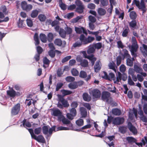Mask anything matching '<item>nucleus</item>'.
<instances>
[{"instance_id": "nucleus-1", "label": "nucleus", "mask_w": 147, "mask_h": 147, "mask_svg": "<svg viewBox=\"0 0 147 147\" xmlns=\"http://www.w3.org/2000/svg\"><path fill=\"white\" fill-rule=\"evenodd\" d=\"M80 40L76 41L73 44V46L74 47H79L82 45H86L91 42L95 39L94 37L89 36L86 37L83 34H81L80 36Z\"/></svg>"}, {"instance_id": "nucleus-2", "label": "nucleus", "mask_w": 147, "mask_h": 147, "mask_svg": "<svg viewBox=\"0 0 147 147\" xmlns=\"http://www.w3.org/2000/svg\"><path fill=\"white\" fill-rule=\"evenodd\" d=\"M132 5L135 4L136 6L140 9H141L142 11L143 14L144 13L146 10L145 7V3L143 0L141 1L140 3V1L137 0H134L133 1Z\"/></svg>"}, {"instance_id": "nucleus-3", "label": "nucleus", "mask_w": 147, "mask_h": 147, "mask_svg": "<svg viewBox=\"0 0 147 147\" xmlns=\"http://www.w3.org/2000/svg\"><path fill=\"white\" fill-rule=\"evenodd\" d=\"M55 126H54L51 128L48 126H44L42 127V130L43 134L45 135H47H47L49 136V135L51 136L52 134L53 131L55 130Z\"/></svg>"}, {"instance_id": "nucleus-4", "label": "nucleus", "mask_w": 147, "mask_h": 147, "mask_svg": "<svg viewBox=\"0 0 147 147\" xmlns=\"http://www.w3.org/2000/svg\"><path fill=\"white\" fill-rule=\"evenodd\" d=\"M89 93L92 96L94 99L99 98L101 96V92L99 90L96 89L90 90Z\"/></svg>"}, {"instance_id": "nucleus-5", "label": "nucleus", "mask_w": 147, "mask_h": 147, "mask_svg": "<svg viewBox=\"0 0 147 147\" xmlns=\"http://www.w3.org/2000/svg\"><path fill=\"white\" fill-rule=\"evenodd\" d=\"M128 47L131 55L134 57H136L137 56L136 52L138 48V45L132 44L131 45H129Z\"/></svg>"}, {"instance_id": "nucleus-6", "label": "nucleus", "mask_w": 147, "mask_h": 147, "mask_svg": "<svg viewBox=\"0 0 147 147\" xmlns=\"http://www.w3.org/2000/svg\"><path fill=\"white\" fill-rule=\"evenodd\" d=\"M127 78V76L125 74H122L120 72H118V75H117L116 80L114 81L115 83L119 84V83L122 79L123 81H125Z\"/></svg>"}, {"instance_id": "nucleus-7", "label": "nucleus", "mask_w": 147, "mask_h": 147, "mask_svg": "<svg viewBox=\"0 0 147 147\" xmlns=\"http://www.w3.org/2000/svg\"><path fill=\"white\" fill-rule=\"evenodd\" d=\"M77 61L80 63V65L82 67H86L88 65V63L87 60L82 59V57L80 55L77 56L76 58Z\"/></svg>"}, {"instance_id": "nucleus-8", "label": "nucleus", "mask_w": 147, "mask_h": 147, "mask_svg": "<svg viewBox=\"0 0 147 147\" xmlns=\"http://www.w3.org/2000/svg\"><path fill=\"white\" fill-rule=\"evenodd\" d=\"M69 113L66 114V117L68 119L72 120L76 115V110L75 109L73 108L69 109Z\"/></svg>"}, {"instance_id": "nucleus-9", "label": "nucleus", "mask_w": 147, "mask_h": 147, "mask_svg": "<svg viewBox=\"0 0 147 147\" xmlns=\"http://www.w3.org/2000/svg\"><path fill=\"white\" fill-rule=\"evenodd\" d=\"M51 114L52 116L57 117L58 120L63 115L62 112L58 109H52Z\"/></svg>"}, {"instance_id": "nucleus-10", "label": "nucleus", "mask_w": 147, "mask_h": 147, "mask_svg": "<svg viewBox=\"0 0 147 147\" xmlns=\"http://www.w3.org/2000/svg\"><path fill=\"white\" fill-rule=\"evenodd\" d=\"M58 121H62L64 124L67 125H69V127H70L71 128H72V124L71 123L70 121L65 118L63 115H62Z\"/></svg>"}, {"instance_id": "nucleus-11", "label": "nucleus", "mask_w": 147, "mask_h": 147, "mask_svg": "<svg viewBox=\"0 0 147 147\" xmlns=\"http://www.w3.org/2000/svg\"><path fill=\"white\" fill-rule=\"evenodd\" d=\"M20 109V105L17 104L15 105L12 108L11 110V114L12 115H15L18 114Z\"/></svg>"}, {"instance_id": "nucleus-12", "label": "nucleus", "mask_w": 147, "mask_h": 147, "mask_svg": "<svg viewBox=\"0 0 147 147\" xmlns=\"http://www.w3.org/2000/svg\"><path fill=\"white\" fill-rule=\"evenodd\" d=\"M81 53L84 56V57L85 58H87L91 61L92 65V66H93L94 63L95 61L96 60V58L94 57L92 55L88 56H87V54L85 51H82Z\"/></svg>"}, {"instance_id": "nucleus-13", "label": "nucleus", "mask_w": 147, "mask_h": 147, "mask_svg": "<svg viewBox=\"0 0 147 147\" xmlns=\"http://www.w3.org/2000/svg\"><path fill=\"white\" fill-rule=\"evenodd\" d=\"M57 96L59 100L61 102L64 107H67L69 106V105L67 101L65 100L61 95L59 94Z\"/></svg>"}, {"instance_id": "nucleus-14", "label": "nucleus", "mask_w": 147, "mask_h": 147, "mask_svg": "<svg viewBox=\"0 0 147 147\" xmlns=\"http://www.w3.org/2000/svg\"><path fill=\"white\" fill-rule=\"evenodd\" d=\"M124 121V119L123 118L117 117L114 119L113 123L115 125H119L123 123Z\"/></svg>"}, {"instance_id": "nucleus-15", "label": "nucleus", "mask_w": 147, "mask_h": 147, "mask_svg": "<svg viewBox=\"0 0 147 147\" xmlns=\"http://www.w3.org/2000/svg\"><path fill=\"white\" fill-rule=\"evenodd\" d=\"M75 30L77 34H80L83 32L86 35L87 34L86 30L83 27H75Z\"/></svg>"}, {"instance_id": "nucleus-16", "label": "nucleus", "mask_w": 147, "mask_h": 147, "mask_svg": "<svg viewBox=\"0 0 147 147\" xmlns=\"http://www.w3.org/2000/svg\"><path fill=\"white\" fill-rule=\"evenodd\" d=\"M110 96V93L108 92H102L101 98L102 100L107 102L109 100V98Z\"/></svg>"}, {"instance_id": "nucleus-17", "label": "nucleus", "mask_w": 147, "mask_h": 147, "mask_svg": "<svg viewBox=\"0 0 147 147\" xmlns=\"http://www.w3.org/2000/svg\"><path fill=\"white\" fill-rule=\"evenodd\" d=\"M33 139L36 140L39 142L44 143L45 142V141L44 137L41 135H40L38 136L36 135L34 137Z\"/></svg>"}, {"instance_id": "nucleus-18", "label": "nucleus", "mask_w": 147, "mask_h": 147, "mask_svg": "<svg viewBox=\"0 0 147 147\" xmlns=\"http://www.w3.org/2000/svg\"><path fill=\"white\" fill-rule=\"evenodd\" d=\"M128 127L129 130L133 134H135L137 133V130L136 128L130 122L128 123Z\"/></svg>"}, {"instance_id": "nucleus-19", "label": "nucleus", "mask_w": 147, "mask_h": 147, "mask_svg": "<svg viewBox=\"0 0 147 147\" xmlns=\"http://www.w3.org/2000/svg\"><path fill=\"white\" fill-rule=\"evenodd\" d=\"M142 142L139 143H136V144L139 146H142L143 145H144L146 144V147H147V137L146 136H145L144 138H143L142 140Z\"/></svg>"}, {"instance_id": "nucleus-20", "label": "nucleus", "mask_w": 147, "mask_h": 147, "mask_svg": "<svg viewBox=\"0 0 147 147\" xmlns=\"http://www.w3.org/2000/svg\"><path fill=\"white\" fill-rule=\"evenodd\" d=\"M7 94L11 97H14L16 95V92L12 88L7 91Z\"/></svg>"}, {"instance_id": "nucleus-21", "label": "nucleus", "mask_w": 147, "mask_h": 147, "mask_svg": "<svg viewBox=\"0 0 147 147\" xmlns=\"http://www.w3.org/2000/svg\"><path fill=\"white\" fill-rule=\"evenodd\" d=\"M142 46L140 48V50L145 56H147V45L143 44Z\"/></svg>"}, {"instance_id": "nucleus-22", "label": "nucleus", "mask_w": 147, "mask_h": 147, "mask_svg": "<svg viewBox=\"0 0 147 147\" xmlns=\"http://www.w3.org/2000/svg\"><path fill=\"white\" fill-rule=\"evenodd\" d=\"M80 111L82 117H85L87 115L86 109L84 107H81L80 109Z\"/></svg>"}, {"instance_id": "nucleus-23", "label": "nucleus", "mask_w": 147, "mask_h": 147, "mask_svg": "<svg viewBox=\"0 0 147 147\" xmlns=\"http://www.w3.org/2000/svg\"><path fill=\"white\" fill-rule=\"evenodd\" d=\"M101 63L99 61H97L94 66L95 71L96 72H98L101 68Z\"/></svg>"}, {"instance_id": "nucleus-24", "label": "nucleus", "mask_w": 147, "mask_h": 147, "mask_svg": "<svg viewBox=\"0 0 147 147\" xmlns=\"http://www.w3.org/2000/svg\"><path fill=\"white\" fill-rule=\"evenodd\" d=\"M126 63L127 65L132 66L133 65V61L135 60L134 57L131 58L130 57L127 58Z\"/></svg>"}, {"instance_id": "nucleus-25", "label": "nucleus", "mask_w": 147, "mask_h": 147, "mask_svg": "<svg viewBox=\"0 0 147 147\" xmlns=\"http://www.w3.org/2000/svg\"><path fill=\"white\" fill-rule=\"evenodd\" d=\"M83 98L84 100L87 102L90 101L91 100L90 96L87 93H84L82 95Z\"/></svg>"}, {"instance_id": "nucleus-26", "label": "nucleus", "mask_w": 147, "mask_h": 147, "mask_svg": "<svg viewBox=\"0 0 147 147\" xmlns=\"http://www.w3.org/2000/svg\"><path fill=\"white\" fill-rule=\"evenodd\" d=\"M40 38L41 41L45 43L47 41V38L46 36L44 34H40Z\"/></svg>"}, {"instance_id": "nucleus-27", "label": "nucleus", "mask_w": 147, "mask_h": 147, "mask_svg": "<svg viewBox=\"0 0 147 147\" xmlns=\"http://www.w3.org/2000/svg\"><path fill=\"white\" fill-rule=\"evenodd\" d=\"M22 125L24 127H30L31 126V124L29 122H26V119H24L22 121V124L20 125V126Z\"/></svg>"}, {"instance_id": "nucleus-28", "label": "nucleus", "mask_w": 147, "mask_h": 147, "mask_svg": "<svg viewBox=\"0 0 147 147\" xmlns=\"http://www.w3.org/2000/svg\"><path fill=\"white\" fill-rule=\"evenodd\" d=\"M112 113L115 115H119L121 114V112L119 110L117 109H112Z\"/></svg>"}, {"instance_id": "nucleus-29", "label": "nucleus", "mask_w": 147, "mask_h": 147, "mask_svg": "<svg viewBox=\"0 0 147 147\" xmlns=\"http://www.w3.org/2000/svg\"><path fill=\"white\" fill-rule=\"evenodd\" d=\"M134 68L135 71L137 73L140 74L143 71L142 69L137 65H134Z\"/></svg>"}, {"instance_id": "nucleus-30", "label": "nucleus", "mask_w": 147, "mask_h": 147, "mask_svg": "<svg viewBox=\"0 0 147 147\" xmlns=\"http://www.w3.org/2000/svg\"><path fill=\"white\" fill-rule=\"evenodd\" d=\"M98 14L101 16L104 15L106 13L105 10L101 8H99L98 9Z\"/></svg>"}, {"instance_id": "nucleus-31", "label": "nucleus", "mask_w": 147, "mask_h": 147, "mask_svg": "<svg viewBox=\"0 0 147 147\" xmlns=\"http://www.w3.org/2000/svg\"><path fill=\"white\" fill-rule=\"evenodd\" d=\"M39 13L38 11L37 10H33L32 11L30 16L32 18H35L37 16Z\"/></svg>"}, {"instance_id": "nucleus-32", "label": "nucleus", "mask_w": 147, "mask_h": 147, "mask_svg": "<svg viewBox=\"0 0 147 147\" xmlns=\"http://www.w3.org/2000/svg\"><path fill=\"white\" fill-rule=\"evenodd\" d=\"M126 140L129 143L135 142L136 141V139L132 137H127Z\"/></svg>"}, {"instance_id": "nucleus-33", "label": "nucleus", "mask_w": 147, "mask_h": 147, "mask_svg": "<svg viewBox=\"0 0 147 147\" xmlns=\"http://www.w3.org/2000/svg\"><path fill=\"white\" fill-rule=\"evenodd\" d=\"M115 77L114 74L113 73L111 72L109 73L108 76V80H113L114 81H115Z\"/></svg>"}, {"instance_id": "nucleus-34", "label": "nucleus", "mask_w": 147, "mask_h": 147, "mask_svg": "<svg viewBox=\"0 0 147 147\" xmlns=\"http://www.w3.org/2000/svg\"><path fill=\"white\" fill-rule=\"evenodd\" d=\"M129 31V30L128 27L125 28L123 32L122 33V36L123 37H126Z\"/></svg>"}, {"instance_id": "nucleus-35", "label": "nucleus", "mask_w": 147, "mask_h": 147, "mask_svg": "<svg viewBox=\"0 0 147 147\" xmlns=\"http://www.w3.org/2000/svg\"><path fill=\"white\" fill-rule=\"evenodd\" d=\"M65 31L63 29H60L59 32V34L63 38H65L66 36Z\"/></svg>"}, {"instance_id": "nucleus-36", "label": "nucleus", "mask_w": 147, "mask_h": 147, "mask_svg": "<svg viewBox=\"0 0 147 147\" xmlns=\"http://www.w3.org/2000/svg\"><path fill=\"white\" fill-rule=\"evenodd\" d=\"M34 39L35 42V45H38L39 43V40L38 38V34L37 33H35L34 35Z\"/></svg>"}, {"instance_id": "nucleus-37", "label": "nucleus", "mask_w": 147, "mask_h": 147, "mask_svg": "<svg viewBox=\"0 0 147 147\" xmlns=\"http://www.w3.org/2000/svg\"><path fill=\"white\" fill-rule=\"evenodd\" d=\"M137 22L136 20H133L129 22V26L131 29L134 28L136 26Z\"/></svg>"}, {"instance_id": "nucleus-38", "label": "nucleus", "mask_w": 147, "mask_h": 147, "mask_svg": "<svg viewBox=\"0 0 147 147\" xmlns=\"http://www.w3.org/2000/svg\"><path fill=\"white\" fill-rule=\"evenodd\" d=\"M61 91L64 96L71 94L72 93L71 91L67 90H61Z\"/></svg>"}, {"instance_id": "nucleus-39", "label": "nucleus", "mask_w": 147, "mask_h": 147, "mask_svg": "<svg viewBox=\"0 0 147 147\" xmlns=\"http://www.w3.org/2000/svg\"><path fill=\"white\" fill-rule=\"evenodd\" d=\"M55 44L57 46H60L62 45V41L61 39L57 38L56 39L54 42Z\"/></svg>"}, {"instance_id": "nucleus-40", "label": "nucleus", "mask_w": 147, "mask_h": 147, "mask_svg": "<svg viewBox=\"0 0 147 147\" xmlns=\"http://www.w3.org/2000/svg\"><path fill=\"white\" fill-rule=\"evenodd\" d=\"M47 39L49 42H51L53 38V35L52 33H49L47 35Z\"/></svg>"}, {"instance_id": "nucleus-41", "label": "nucleus", "mask_w": 147, "mask_h": 147, "mask_svg": "<svg viewBox=\"0 0 147 147\" xmlns=\"http://www.w3.org/2000/svg\"><path fill=\"white\" fill-rule=\"evenodd\" d=\"M109 67L110 69L113 70L115 72H116V70L115 68V64L113 62L110 63L109 64Z\"/></svg>"}, {"instance_id": "nucleus-42", "label": "nucleus", "mask_w": 147, "mask_h": 147, "mask_svg": "<svg viewBox=\"0 0 147 147\" xmlns=\"http://www.w3.org/2000/svg\"><path fill=\"white\" fill-rule=\"evenodd\" d=\"M27 26L29 27H32L33 25V22L30 18H28L26 20Z\"/></svg>"}, {"instance_id": "nucleus-43", "label": "nucleus", "mask_w": 147, "mask_h": 147, "mask_svg": "<svg viewBox=\"0 0 147 147\" xmlns=\"http://www.w3.org/2000/svg\"><path fill=\"white\" fill-rule=\"evenodd\" d=\"M119 131L121 133L124 134L125 133L126 131L127 127H126L124 126H121L119 128Z\"/></svg>"}, {"instance_id": "nucleus-44", "label": "nucleus", "mask_w": 147, "mask_h": 147, "mask_svg": "<svg viewBox=\"0 0 147 147\" xmlns=\"http://www.w3.org/2000/svg\"><path fill=\"white\" fill-rule=\"evenodd\" d=\"M129 16L130 18L133 20L135 19L136 17V13L134 11H132L130 12Z\"/></svg>"}, {"instance_id": "nucleus-45", "label": "nucleus", "mask_w": 147, "mask_h": 147, "mask_svg": "<svg viewBox=\"0 0 147 147\" xmlns=\"http://www.w3.org/2000/svg\"><path fill=\"white\" fill-rule=\"evenodd\" d=\"M72 75L74 76H77L79 74V72L76 69L73 68L71 70Z\"/></svg>"}, {"instance_id": "nucleus-46", "label": "nucleus", "mask_w": 147, "mask_h": 147, "mask_svg": "<svg viewBox=\"0 0 147 147\" xmlns=\"http://www.w3.org/2000/svg\"><path fill=\"white\" fill-rule=\"evenodd\" d=\"M38 18L40 21L44 22L46 18L44 15L41 14L39 15Z\"/></svg>"}, {"instance_id": "nucleus-47", "label": "nucleus", "mask_w": 147, "mask_h": 147, "mask_svg": "<svg viewBox=\"0 0 147 147\" xmlns=\"http://www.w3.org/2000/svg\"><path fill=\"white\" fill-rule=\"evenodd\" d=\"M79 76L81 78H85L87 77V74L84 71H82L80 72Z\"/></svg>"}, {"instance_id": "nucleus-48", "label": "nucleus", "mask_w": 147, "mask_h": 147, "mask_svg": "<svg viewBox=\"0 0 147 147\" xmlns=\"http://www.w3.org/2000/svg\"><path fill=\"white\" fill-rule=\"evenodd\" d=\"M77 125L79 126H81L83 125L84 121L82 119H79L76 121Z\"/></svg>"}, {"instance_id": "nucleus-49", "label": "nucleus", "mask_w": 147, "mask_h": 147, "mask_svg": "<svg viewBox=\"0 0 147 147\" xmlns=\"http://www.w3.org/2000/svg\"><path fill=\"white\" fill-rule=\"evenodd\" d=\"M57 130H69L71 129L70 127H65L63 126H59L57 128Z\"/></svg>"}, {"instance_id": "nucleus-50", "label": "nucleus", "mask_w": 147, "mask_h": 147, "mask_svg": "<svg viewBox=\"0 0 147 147\" xmlns=\"http://www.w3.org/2000/svg\"><path fill=\"white\" fill-rule=\"evenodd\" d=\"M124 53L123 56L124 57L129 58L130 57V56L128 53V51L125 49H124L123 50Z\"/></svg>"}, {"instance_id": "nucleus-51", "label": "nucleus", "mask_w": 147, "mask_h": 147, "mask_svg": "<svg viewBox=\"0 0 147 147\" xmlns=\"http://www.w3.org/2000/svg\"><path fill=\"white\" fill-rule=\"evenodd\" d=\"M68 86L69 88L71 89H75L77 87V85L74 83H70Z\"/></svg>"}, {"instance_id": "nucleus-52", "label": "nucleus", "mask_w": 147, "mask_h": 147, "mask_svg": "<svg viewBox=\"0 0 147 147\" xmlns=\"http://www.w3.org/2000/svg\"><path fill=\"white\" fill-rule=\"evenodd\" d=\"M93 46L95 48L98 49H100L102 46V43L101 42H98L93 45Z\"/></svg>"}, {"instance_id": "nucleus-53", "label": "nucleus", "mask_w": 147, "mask_h": 147, "mask_svg": "<svg viewBox=\"0 0 147 147\" xmlns=\"http://www.w3.org/2000/svg\"><path fill=\"white\" fill-rule=\"evenodd\" d=\"M42 130V129L40 127H38L35 129L34 132L36 135H38L40 134Z\"/></svg>"}, {"instance_id": "nucleus-54", "label": "nucleus", "mask_w": 147, "mask_h": 147, "mask_svg": "<svg viewBox=\"0 0 147 147\" xmlns=\"http://www.w3.org/2000/svg\"><path fill=\"white\" fill-rule=\"evenodd\" d=\"M84 9V6L78 7L76 9V11L80 13H82Z\"/></svg>"}, {"instance_id": "nucleus-55", "label": "nucleus", "mask_w": 147, "mask_h": 147, "mask_svg": "<svg viewBox=\"0 0 147 147\" xmlns=\"http://www.w3.org/2000/svg\"><path fill=\"white\" fill-rule=\"evenodd\" d=\"M65 29L66 31V32L67 34H70L71 33L72 30L71 28L67 27Z\"/></svg>"}, {"instance_id": "nucleus-56", "label": "nucleus", "mask_w": 147, "mask_h": 147, "mask_svg": "<svg viewBox=\"0 0 147 147\" xmlns=\"http://www.w3.org/2000/svg\"><path fill=\"white\" fill-rule=\"evenodd\" d=\"M18 25L19 27L22 28L25 26V24L24 23V22L22 20H20L18 22Z\"/></svg>"}, {"instance_id": "nucleus-57", "label": "nucleus", "mask_w": 147, "mask_h": 147, "mask_svg": "<svg viewBox=\"0 0 147 147\" xmlns=\"http://www.w3.org/2000/svg\"><path fill=\"white\" fill-rule=\"evenodd\" d=\"M128 84L131 86H134L135 85L131 77L130 76L128 77Z\"/></svg>"}, {"instance_id": "nucleus-58", "label": "nucleus", "mask_w": 147, "mask_h": 147, "mask_svg": "<svg viewBox=\"0 0 147 147\" xmlns=\"http://www.w3.org/2000/svg\"><path fill=\"white\" fill-rule=\"evenodd\" d=\"M88 19L91 23H94L96 20L95 17L92 16H90L88 17Z\"/></svg>"}, {"instance_id": "nucleus-59", "label": "nucleus", "mask_w": 147, "mask_h": 147, "mask_svg": "<svg viewBox=\"0 0 147 147\" xmlns=\"http://www.w3.org/2000/svg\"><path fill=\"white\" fill-rule=\"evenodd\" d=\"M63 85V83H57L56 88V91H57L60 89Z\"/></svg>"}, {"instance_id": "nucleus-60", "label": "nucleus", "mask_w": 147, "mask_h": 147, "mask_svg": "<svg viewBox=\"0 0 147 147\" xmlns=\"http://www.w3.org/2000/svg\"><path fill=\"white\" fill-rule=\"evenodd\" d=\"M120 71L122 73H124L126 70V67L123 65H121L119 67Z\"/></svg>"}, {"instance_id": "nucleus-61", "label": "nucleus", "mask_w": 147, "mask_h": 147, "mask_svg": "<svg viewBox=\"0 0 147 147\" xmlns=\"http://www.w3.org/2000/svg\"><path fill=\"white\" fill-rule=\"evenodd\" d=\"M140 120L145 123H147V117L144 115L142 117H140Z\"/></svg>"}, {"instance_id": "nucleus-62", "label": "nucleus", "mask_w": 147, "mask_h": 147, "mask_svg": "<svg viewBox=\"0 0 147 147\" xmlns=\"http://www.w3.org/2000/svg\"><path fill=\"white\" fill-rule=\"evenodd\" d=\"M55 52L53 50H50L48 52L49 55L52 58L55 57Z\"/></svg>"}, {"instance_id": "nucleus-63", "label": "nucleus", "mask_w": 147, "mask_h": 147, "mask_svg": "<svg viewBox=\"0 0 147 147\" xmlns=\"http://www.w3.org/2000/svg\"><path fill=\"white\" fill-rule=\"evenodd\" d=\"M100 2L103 6H106L108 4V2L107 0H100Z\"/></svg>"}, {"instance_id": "nucleus-64", "label": "nucleus", "mask_w": 147, "mask_h": 147, "mask_svg": "<svg viewBox=\"0 0 147 147\" xmlns=\"http://www.w3.org/2000/svg\"><path fill=\"white\" fill-rule=\"evenodd\" d=\"M32 7L33 6L31 5L27 4L24 10L27 11H29L32 9Z\"/></svg>"}]
</instances>
